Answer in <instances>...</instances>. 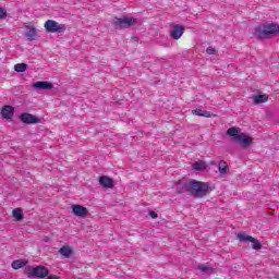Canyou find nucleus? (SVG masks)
Instances as JSON below:
<instances>
[{
    "label": "nucleus",
    "instance_id": "nucleus-22",
    "mask_svg": "<svg viewBox=\"0 0 279 279\" xmlns=\"http://www.w3.org/2000/svg\"><path fill=\"white\" fill-rule=\"evenodd\" d=\"M228 136H232L233 138H236L239 136V129L236 128H230L227 130Z\"/></svg>",
    "mask_w": 279,
    "mask_h": 279
},
{
    "label": "nucleus",
    "instance_id": "nucleus-23",
    "mask_svg": "<svg viewBox=\"0 0 279 279\" xmlns=\"http://www.w3.org/2000/svg\"><path fill=\"white\" fill-rule=\"evenodd\" d=\"M193 169H195V171H204V169H206V166L204 165V162H199L196 161L193 163Z\"/></svg>",
    "mask_w": 279,
    "mask_h": 279
},
{
    "label": "nucleus",
    "instance_id": "nucleus-10",
    "mask_svg": "<svg viewBox=\"0 0 279 279\" xmlns=\"http://www.w3.org/2000/svg\"><path fill=\"white\" fill-rule=\"evenodd\" d=\"M25 29H26V32L24 33L25 38H27V40H31V41L36 40L38 36V29L29 25H25Z\"/></svg>",
    "mask_w": 279,
    "mask_h": 279
},
{
    "label": "nucleus",
    "instance_id": "nucleus-7",
    "mask_svg": "<svg viewBox=\"0 0 279 279\" xmlns=\"http://www.w3.org/2000/svg\"><path fill=\"white\" fill-rule=\"evenodd\" d=\"M20 120L22 123H26V125H34L36 123H40V119L32 113H22L20 116Z\"/></svg>",
    "mask_w": 279,
    "mask_h": 279
},
{
    "label": "nucleus",
    "instance_id": "nucleus-13",
    "mask_svg": "<svg viewBox=\"0 0 279 279\" xmlns=\"http://www.w3.org/2000/svg\"><path fill=\"white\" fill-rule=\"evenodd\" d=\"M99 184L105 189H112L114 186V182L107 175L99 178Z\"/></svg>",
    "mask_w": 279,
    "mask_h": 279
},
{
    "label": "nucleus",
    "instance_id": "nucleus-3",
    "mask_svg": "<svg viewBox=\"0 0 279 279\" xmlns=\"http://www.w3.org/2000/svg\"><path fill=\"white\" fill-rule=\"evenodd\" d=\"M136 17L125 16L122 17H113L112 25H114L116 29H130L133 25H136Z\"/></svg>",
    "mask_w": 279,
    "mask_h": 279
},
{
    "label": "nucleus",
    "instance_id": "nucleus-2",
    "mask_svg": "<svg viewBox=\"0 0 279 279\" xmlns=\"http://www.w3.org/2000/svg\"><path fill=\"white\" fill-rule=\"evenodd\" d=\"M279 34V25L276 23L264 24L255 28L254 36L259 40H265V38H271Z\"/></svg>",
    "mask_w": 279,
    "mask_h": 279
},
{
    "label": "nucleus",
    "instance_id": "nucleus-19",
    "mask_svg": "<svg viewBox=\"0 0 279 279\" xmlns=\"http://www.w3.org/2000/svg\"><path fill=\"white\" fill-rule=\"evenodd\" d=\"M12 215H13L14 219H16V221H23V219H24L23 209H21V208L13 209Z\"/></svg>",
    "mask_w": 279,
    "mask_h": 279
},
{
    "label": "nucleus",
    "instance_id": "nucleus-6",
    "mask_svg": "<svg viewBox=\"0 0 279 279\" xmlns=\"http://www.w3.org/2000/svg\"><path fill=\"white\" fill-rule=\"evenodd\" d=\"M236 238L242 243H253V245H252L253 250H262L263 248V244L260 243V241H258L256 238H253L252 235H245V233H238Z\"/></svg>",
    "mask_w": 279,
    "mask_h": 279
},
{
    "label": "nucleus",
    "instance_id": "nucleus-16",
    "mask_svg": "<svg viewBox=\"0 0 279 279\" xmlns=\"http://www.w3.org/2000/svg\"><path fill=\"white\" fill-rule=\"evenodd\" d=\"M192 114H195L196 117H205L206 119H210V117H215V114H210V112L202 110V109H194L192 110Z\"/></svg>",
    "mask_w": 279,
    "mask_h": 279
},
{
    "label": "nucleus",
    "instance_id": "nucleus-20",
    "mask_svg": "<svg viewBox=\"0 0 279 279\" xmlns=\"http://www.w3.org/2000/svg\"><path fill=\"white\" fill-rule=\"evenodd\" d=\"M14 71H16L17 73H25V71H27V64L25 63L15 64Z\"/></svg>",
    "mask_w": 279,
    "mask_h": 279
},
{
    "label": "nucleus",
    "instance_id": "nucleus-12",
    "mask_svg": "<svg viewBox=\"0 0 279 279\" xmlns=\"http://www.w3.org/2000/svg\"><path fill=\"white\" fill-rule=\"evenodd\" d=\"M34 88H38L39 90H51L53 88V84L47 81H40L33 84Z\"/></svg>",
    "mask_w": 279,
    "mask_h": 279
},
{
    "label": "nucleus",
    "instance_id": "nucleus-17",
    "mask_svg": "<svg viewBox=\"0 0 279 279\" xmlns=\"http://www.w3.org/2000/svg\"><path fill=\"white\" fill-rule=\"evenodd\" d=\"M25 265H27V260H25V259H16V260L12 262L11 267L13 269H23V267H25Z\"/></svg>",
    "mask_w": 279,
    "mask_h": 279
},
{
    "label": "nucleus",
    "instance_id": "nucleus-4",
    "mask_svg": "<svg viewBox=\"0 0 279 279\" xmlns=\"http://www.w3.org/2000/svg\"><path fill=\"white\" fill-rule=\"evenodd\" d=\"M25 271L28 278H47L49 276V269L45 266H27Z\"/></svg>",
    "mask_w": 279,
    "mask_h": 279
},
{
    "label": "nucleus",
    "instance_id": "nucleus-24",
    "mask_svg": "<svg viewBox=\"0 0 279 279\" xmlns=\"http://www.w3.org/2000/svg\"><path fill=\"white\" fill-rule=\"evenodd\" d=\"M197 269H199V271H203V274H213V268L208 266H198Z\"/></svg>",
    "mask_w": 279,
    "mask_h": 279
},
{
    "label": "nucleus",
    "instance_id": "nucleus-1",
    "mask_svg": "<svg viewBox=\"0 0 279 279\" xmlns=\"http://www.w3.org/2000/svg\"><path fill=\"white\" fill-rule=\"evenodd\" d=\"M177 191L178 193H190L193 197H206L210 193V186L208 183L193 180L189 183L179 184Z\"/></svg>",
    "mask_w": 279,
    "mask_h": 279
},
{
    "label": "nucleus",
    "instance_id": "nucleus-15",
    "mask_svg": "<svg viewBox=\"0 0 279 279\" xmlns=\"http://www.w3.org/2000/svg\"><path fill=\"white\" fill-rule=\"evenodd\" d=\"M218 171L220 175H228L230 173V169L228 168V162L223 160L219 161Z\"/></svg>",
    "mask_w": 279,
    "mask_h": 279
},
{
    "label": "nucleus",
    "instance_id": "nucleus-27",
    "mask_svg": "<svg viewBox=\"0 0 279 279\" xmlns=\"http://www.w3.org/2000/svg\"><path fill=\"white\" fill-rule=\"evenodd\" d=\"M149 217H151V219H158V214H156V211H149Z\"/></svg>",
    "mask_w": 279,
    "mask_h": 279
},
{
    "label": "nucleus",
    "instance_id": "nucleus-26",
    "mask_svg": "<svg viewBox=\"0 0 279 279\" xmlns=\"http://www.w3.org/2000/svg\"><path fill=\"white\" fill-rule=\"evenodd\" d=\"M206 51H207L208 56H215V53H216V50L213 46H209Z\"/></svg>",
    "mask_w": 279,
    "mask_h": 279
},
{
    "label": "nucleus",
    "instance_id": "nucleus-18",
    "mask_svg": "<svg viewBox=\"0 0 279 279\" xmlns=\"http://www.w3.org/2000/svg\"><path fill=\"white\" fill-rule=\"evenodd\" d=\"M59 253L61 256H64L65 258H71V255L73 254V251L69 246H62L59 250Z\"/></svg>",
    "mask_w": 279,
    "mask_h": 279
},
{
    "label": "nucleus",
    "instance_id": "nucleus-14",
    "mask_svg": "<svg viewBox=\"0 0 279 279\" xmlns=\"http://www.w3.org/2000/svg\"><path fill=\"white\" fill-rule=\"evenodd\" d=\"M1 114L3 119H12L14 117V108L12 106H4Z\"/></svg>",
    "mask_w": 279,
    "mask_h": 279
},
{
    "label": "nucleus",
    "instance_id": "nucleus-8",
    "mask_svg": "<svg viewBox=\"0 0 279 279\" xmlns=\"http://www.w3.org/2000/svg\"><path fill=\"white\" fill-rule=\"evenodd\" d=\"M232 141H235V143H239L242 147H250L254 138L247 136L245 133H241L238 136L232 137Z\"/></svg>",
    "mask_w": 279,
    "mask_h": 279
},
{
    "label": "nucleus",
    "instance_id": "nucleus-9",
    "mask_svg": "<svg viewBox=\"0 0 279 279\" xmlns=\"http://www.w3.org/2000/svg\"><path fill=\"white\" fill-rule=\"evenodd\" d=\"M184 34V26L182 25H174L170 29V36L173 38V40H180L182 38V35Z\"/></svg>",
    "mask_w": 279,
    "mask_h": 279
},
{
    "label": "nucleus",
    "instance_id": "nucleus-21",
    "mask_svg": "<svg viewBox=\"0 0 279 279\" xmlns=\"http://www.w3.org/2000/svg\"><path fill=\"white\" fill-rule=\"evenodd\" d=\"M269 97L267 95H257L254 98L255 104H265Z\"/></svg>",
    "mask_w": 279,
    "mask_h": 279
},
{
    "label": "nucleus",
    "instance_id": "nucleus-25",
    "mask_svg": "<svg viewBox=\"0 0 279 279\" xmlns=\"http://www.w3.org/2000/svg\"><path fill=\"white\" fill-rule=\"evenodd\" d=\"M5 16H8V11H5L3 8H0V21L5 19Z\"/></svg>",
    "mask_w": 279,
    "mask_h": 279
},
{
    "label": "nucleus",
    "instance_id": "nucleus-11",
    "mask_svg": "<svg viewBox=\"0 0 279 279\" xmlns=\"http://www.w3.org/2000/svg\"><path fill=\"white\" fill-rule=\"evenodd\" d=\"M72 211L76 217H86L88 215V209L82 205H73Z\"/></svg>",
    "mask_w": 279,
    "mask_h": 279
},
{
    "label": "nucleus",
    "instance_id": "nucleus-5",
    "mask_svg": "<svg viewBox=\"0 0 279 279\" xmlns=\"http://www.w3.org/2000/svg\"><path fill=\"white\" fill-rule=\"evenodd\" d=\"M44 27L48 34H64L66 32V25L60 24L54 20H47Z\"/></svg>",
    "mask_w": 279,
    "mask_h": 279
}]
</instances>
